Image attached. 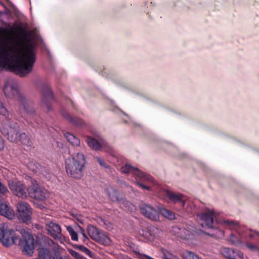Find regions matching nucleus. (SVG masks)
I'll return each instance as SVG.
<instances>
[{
  "instance_id": "3c124183",
  "label": "nucleus",
  "mask_w": 259,
  "mask_h": 259,
  "mask_svg": "<svg viewBox=\"0 0 259 259\" xmlns=\"http://www.w3.org/2000/svg\"><path fill=\"white\" fill-rule=\"evenodd\" d=\"M0 5L2 6L3 7H4V8L6 10H7V7H6V6L3 4L2 2H0Z\"/></svg>"
},
{
  "instance_id": "4d7b16f0",
  "label": "nucleus",
  "mask_w": 259,
  "mask_h": 259,
  "mask_svg": "<svg viewBox=\"0 0 259 259\" xmlns=\"http://www.w3.org/2000/svg\"><path fill=\"white\" fill-rule=\"evenodd\" d=\"M32 170L34 171L35 172H38L37 170H36V169L34 170V169H32Z\"/></svg>"
},
{
  "instance_id": "a211bd4d",
  "label": "nucleus",
  "mask_w": 259,
  "mask_h": 259,
  "mask_svg": "<svg viewBox=\"0 0 259 259\" xmlns=\"http://www.w3.org/2000/svg\"><path fill=\"white\" fill-rule=\"evenodd\" d=\"M47 230L49 234L55 239H59L61 236V228L55 223L51 222L47 225Z\"/></svg>"
},
{
  "instance_id": "0eeeda50",
  "label": "nucleus",
  "mask_w": 259,
  "mask_h": 259,
  "mask_svg": "<svg viewBox=\"0 0 259 259\" xmlns=\"http://www.w3.org/2000/svg\"><path fill=\"white\" fill-rule=\"evenodd\" d=\"M20 232L24 240L23 243V252L29 256L32 255L35 248L34 239L27 228H22Z\"/></svg>"
},
{
  "instance_id": "c9c22d12",
  "label": "nucleus",
  "mask_w": 259,
  "mask_h": 259,
  "mask_svg": "<svg viewBox=\"0 0 259 259\" xmlns=\"http://www.w3.org/2000/svg\"><path fill=\"white\" fill-rule=\"evenodd\" d=\"M73 162H83L84 161V156L83 154L78 153L73 157Z\"/></svg>"
},
{
  "instance_id": "2eb2a0df",
  "label": "nucleus",
  "mask_w": 259,
  "mask_h": 259,
  "mask_svg": "<svg viewBox=\"0 0 259 259\" xmlns=\"http://www.w3.org/2000/svg\"><path fill=\"white\" fill-rule=\"evenodd\" d=\"M160 233V231L156 227L150 226L145 230H142L140 232L145 239L147 241H153L155 238H157Z\"/></svg>"
},
{
  "instance_id": "4be33fe9",
  "label": "nucleus",
  "mask_w": 259,
  "mask_h": 259,
  "mask_svg": "<svg viewBox=\"0 0 259 259\" xmlns=\"http://www.w3.org/2000/svg\"><path fill=\"white\" fill-rule=\"evenodd\" d=\"M86 142L89 146L96 150H99L107 146V143L105 141H102L101 143L90 137L87 138Z\"/></svg>"
},
{
  "instance_id": "ea45409f",
  "label": "nucleus",
  "mask_w": 259,
  "mask_h": 259,
  "mask_svg": "<svg viewBox=\"0 0 259 259\" xmlns=\"http://www.w3.org/2000/svg\"><path fill=\"white\" fill-rule=\"evenodd\" d=\"M103 227L108 230H110L113 228L112 224H111L107 220H105V224L104 225Z\"/></svg>"
},
{
  "instance_id": "603ef678",
  "label": "nucleus",
  "mask_w": 259,
  "mask_h": 259,
  "mask_svg": "<svg viewBox=\"0 0 259 259\" xmlns=\"http://www.w3.org/2000/svg\"><path fill=\"white\" fill-rule=\"evenodd\" d=\"M168 259H179V258L177 255H174L172 257Z\"/></svg>"
},
{
  "instance_id": "864d4df0",
  "label": "nucleus",
  "mask_w": 259,
  "mask_h": 259,
  "mask_svg": "<svg viewBox=\"0 0 259 259\" xmlns=\"http://www.w3.org/2000/svg\"><path fill=\"white\" fill-rule=\"evenodd\" d=\"M145 257L147 258V259H154L151 257H150V256L149 255H145Z\"/></svg>"
},
{
  "instance_id": "bb28decb",
  "label": "nucleus",
  "mask_w": 259,
  "mask_h": 259,
  "mask_svg": "<svg viewBox=\"0 0 259 259\" xmlns=\"http://www.w3.org/2000/svg\"><path fill=\"white\" fill-rule=\"evenodd\" d=\"M65 136L68 141L73 146H78L80 144L79 140L73 135L66 133L65 134Z\"/></svg>"
},
{
  "instance_id": "412c9836",
  "label": "nucleus",
  "mask_w": 259,
  "mask_h": 259,
  "mask_svg": "<svg viewBox=\"0 0 259 259\" xmlns=\"http://www.w3.org/2000/svg\"><path fill=\"white\" fill-rule=\"evenodd\" d=\"M107 193L109 198L112 201L117 202L118 203L123 200V196L120 195L117 191L112 187H109L106 189Z\"/></svg>"
},
{
  "instance_id": "ddd939ff",
  "label": "nucleus",
  "mask_w": 259,
  "mask_h": 259,
  "mask_svg": "<svg viewBox=\"0 0 259 259\" xmlns=\"http://www.w3.org/2000/svg\"><path fill=\"white\" fill-rule=\"evenodd\" d=\"M213 212L210 210L205 212L197 213L196 219L202 228H212L213 225Z\"/></svg>"
},
{
  "instance_id": "c756f323",
  "label": "nucleus",
  "mask_w": 259,
  "mask_h": 259,
  "mask_svg": "<svg viewBox=\"0 0 259 259\" xmlns=\"http://www.w3.org/2000/svg\"><path fill=\"white\" fill-rule=\"evenodd\" d=\"M241 239L238 238L236 236H235L233 233L231 234L228 239L229 241L232 245H238L241 243Z\"/></svg>"
},
{
  "instance_id": "e433bc0d",
  "label": "nucleus",
  "mask_w": 259,
  "mask_h": 259,
  "mask_svg": "<svg viewBox=\"0 0 259 259\" xmlns=\"http://www.w3.org/2000/svg\"><path fill=\"white\" fill-rule=\"evenodd\" d=\"M130 250L133 252L135 254H140V249L138 247L133 243H130L129 244Z\"/></svg>"
},
{
  "instance_id": "f03ea898",
  "label": "nucleus",
  "mask_w": 259,
  "mask_h": 259,
  "mask_svg": "<svg viewBox=\"0 0 259 259\" xmlns=\"http://www.w3.org/2000/svg\"><path fill=\"white\" fill-rule=\"evenodd\" d=\"M0 115L6 117L0 123V131L11 142L20 143L24 146L32 147V142L28 135L20 132V126L17 123L8 118L9 112L3 102L0 101Z\"/></svg>"
},
{
  "instance_id": "58836bf2",
  "label": "nucleus",
  "mask_w": 259,
  "mask_h": 259,
  "mask_svg": "<svg viewBox=\"0 0 259 259\" xmlns=\"http://www.w3.org/2000/svg\"><path fill=\"white\" fill-rule=\"evenodd\" d=\"M8 192V190L7 188L0 182V193L1 194H5Z\"/></svg>"
},
{
  "instance_id": "f3484780",
  "label": "nucleus",
  "mask_w": 259,
  "mask_h": 259,
  "mask_svg": "<svg viewBox=\"0 0 259 259\" xmlns=\"http://www.w3.org/2000/svg\"><path fill=\"white\" fill-rule=\"evenodd\" d=\"M222 254L228 259H243V253L238 250L224 247L221 250Z\"/></svg>"
},
{
  "instance_id": "aec40b11",
  "label": "nucleus",
  "mask_w": 259,
  "mask_h": 259,
  "mask_svg": "<svg viewBox=\"0 0 259 259\" xmlns=\"http://www.w3.org/2000/svg\"><path fill=\"white\" fill-rule=\"evenodd\" d=\"M0 214L12 220L15 218V212L13 209L7 205L0 201Z\"/></svg>"
},
{
  "instance_id": "a18cd8bd",
  "label": "nucleus",
  "mask_w": 259,
  "mask_h": 259,
  "mask_svg": "<svg viewBox=\"0 0 259 259\" xmlns=\"http://www.w3.org/2000/svg\"><path fill=\"white\" fill-rule=\"evenodd\" d=\"M101 166L104 167L106 169H108L110 168L109 165L108 164V163H99Z\"/></svg>"
},
{
  "instance_id": "de8ad7c7",
  "label": "nucleus",
  "mask_w": 259,
  "mask_h": 259,
  "mask_svg": "<svg viewBox=\"0 0 259 259\" xmlns=\"http://www.w3.org/2000/svg\"><path fill=\"white\" fill-rule=\"evenodd\" d=\"M203 232L205 233V232L204 231H203ZM205 233L206 234H207L208 235H209V236H212V237H215L217 236V234H215L214 233Z\"/></svg>"
},
{
  "instance_id": "13d9d810",
  "label": "nucleus",
  "mask_w": 259,
  "mask_h": 259,
  "mask_svg": "<svg viewBox=\"0 0 259 259\" xmlns=\"http://www.w3.org/2000/svg\"><path fill=\"white\" fill-rule=\"evenodd\" d=\"M21 156H23V157H25L26 156L25 154H23V153L22 154Z\"/></svg>"
},
{
  "instance_id": "f704fd0d",
  "label": "nucleus",
  "mask_w": 259,
  "mask_h": 259,
  "mask_svg": "<svg viewBox=\"0 0 259 259\" xmlns=\"http://www.w3.org/2000/svg\"><path fill=\"white\" fill-rule=\"evenodd\" d=\"M161 252L163 259H168L172 257L174 255V254H173L171 251L165 249H162Z\"/></svg>"
},
{
  "instance_id": "79ce46f5",
  "label": "nucleus",
  "mask_w": 259,
  "mask_h": 259,
  "mask_svg": "<svg viewBox=\"0 0 259 259\" xmlns=\"http://www.w3.org/2000/svg\"><path fill=\"white\" fill-rule=\"evenodd\" d=\"M5 147V140L2 138L1 136H0V151L3 150Z\"/></svg>"
},
{
  "instance_id": "6ab92c4d",
  "label": "nucleus",
  "mask_w": 259,
  "mask_h": 259,
  "mask_svg": "<svg viewBox=\"0 0 259 259\" xmlns=\"http://www.w3.org/2000/svg\"><path fill=\"white\" fill-rule=\"evenodd\" d=\"M165 194L174 203H180L182 207H184L185 201L184 200V195L183 194L176 193L168 190L165 191Z\"/></svg>"
},
{
  "instance_id": "473e14b6",
  "label": "nucleus",
  "mask_w": 259,
  "mask_h": 259,
  "mask_svg": "<svg viewBox=\"0 0 259 259\" xmlns=\"http://www.w3.org/2000/svg\"><path fill=\"white\" fill-rule=\"evenodd\" d=\"M78 248L81 250L82 252H84L87 255H88L90 257H93L94 256V253L90 250L89 248L84 246L83 245H79L78 247Z\"/></svg>"
},
{
  "instance_id": "5701e85b",
  "label": "nucleus",
  "mask_w": 259,
  "mask_h": 259,
  "mask_svg": "<svg viewBox=\"0 0 259 259\" xmlns=\"http://www.w3.org/2000/svg\"><path fill=\"white\" fill-rule=\"evenodd\" d=\"M172 232L178 237L183 239H189L190 238V232L184 228L175 226L172 228Z\"/></svg>"
},
{
  "instance_id": "9b49d317",
  "label": "nucleus",
  "mask_w": 259,
  "mask_h": 259,
  "mask_svg": "<svg viewBox=\"0 0 259 259\" xmlns=\"http://www.w3.org/2000/svg\"><path fill=\"white\" fill-rule=\"evenodd\" d=\"M17 210L19 212L18 219L23 223L30 222L31 219L32 211L30 205L26 202L20 201L17 205Z\"/></svg>"
},
{
  "instance_id": "8fccbe9b",
  "label": "nucleus",
  "mask_w": 259,
  "mask_h": 259,
  "mask_svg": "<svg viewBox=\"0 0 259 259\" xmlns=\"http://www.w3.org/2000/svg\"><path fill=\"white\" fill-rule=\"evenodd\" d=\"M77 259H88L81 254H79Z\"/></svg>"
},
{
  "instance_id": "052dcab7",
  "label": "nucleus",
  "mask_w": 259,
  "mask_h": 259,
  "mask_svg": "<svg viewBox=\"0 0 259 259\" xmlns=\"http://www.w3.org/2000/svg\"><path fill=\"white\" fill-rule=\"evenodd\" d=\"M19 160H23V159H22V158H20V159H19Z\"/></svg>"
},
{
  "instance_id": "dca6fc26",
  "label": "nucleus",
  "mask_w": 259,
  "mask_h": 259,
  "mask_svg": "<svg viewBox=\"0 0 259 259\" xmlns=\"http://www.w3.org/2000/svg\"><path fill=\"white\" fill-rule=\"evenodd\" d=\"M9 186L11 190L18 197L25 198L27 197L25 186L21 182H9Z\"/></svg>"
},
{
  "instance_id": "4468645a",
  "label": "nucleus",
  "mask_w": 259,
  "mask_h": 259,
  "mask_svg": "<svg viewBox=\"0 0 259 259\" xmlns=\"http://www.w3.org/2000/svg\"><path fill=\"white\" fill-rule=\"evenodd\" d=\"M141 213L145 217L152 221H156L158 219V212L153 206L146 204L141 203L140 205Z\"/></svg>"
},
{
  "instance_id": "a878e982",
  "label": "nucleus",
  "mask_w": 259,
  "mask_h": 259,
  "mask_svg": "<svg viewBox=\"0 0 259 259\" xmlns=\"http://www.w3.org/2000/svg\"><path fill=\"white\" fill-rule=\"evenodd\" d=\"M51 254L49 249L42 247L40 249L38 252V257L37 259H51Z\"/></svg>"
},
{
  "instance_id": "7c9ffc66",
  "label": "nucleus",
  "mask_w": 259,
  "mask_h": 259,
  "mask_svg": "<svg viewBox=\"0 0 259 259\" xmlns=\"http://www.w3.org/2000/svg\"><path fill=\"white\" fill-rule=\"evenodd\" d=\"M184 259H201L198 255L190 251H186L183 253Z\"/></svg>"
},
{
  "instance_id": "c85d7f7f",
  "label": "nucleus",
  "mask_w": 259,
  "mask_h": 259,
  "mask_svg": "<svg viewBox=\"0 0 259 259\" xmlns=\"http://www.w3.org/2000/svg\"><path fill=\"white\" fill-rule=\"evenodd\" d=\"M45 243L46 246L51 247L54 252H56L58 251L59 246L58 244L55 243L52 239L47 238L45 239Z\"/></svg>"
},
{
  "instance_id": "72a5a7b5",
  "label": "nucleus",
  "mask_w": 259,
  "mask_h": 259,
  "mask_svg": "<svg viewBox=\"0 0 259 259\" xmlns=\"http://www.w3.org/2000/svg\"><path fill=\"white\" fill-rule=\"evenodd\" d=\"M119 204H122L123 206L128 210H132L134 209V205L127 200H126L123 196V200Z\"/></svg>"
},
{
  "instance_id": "1a4fd4ad",
  "label": "nucleus",
  "mask_w": 259,
  "mask_h": 259,
  "mask_svg": "<svg viewBox=\"0 0 259 259\" xmlns=\"http://www.w3.org/2000/svg\"><path fill=\"white\" fill-rule=\"evenodd\" d=\"M37 88L41 91L42 94L41 106L46 107L48 110H50L51 109L50 104L54 100V96L49 85L46 83H41Z\"/></svg>"
},
{
  "instance_id": "6e6d98bb",
  "label": "nucleus",
  "mask_w": 259,
  "mask_h": 259,
  "mask_svg": "<svg viewBox=\"0 0 259 259\" xmlns=\"http://www.w3.org/2000/svg\"><path fill=\"white\" fill-rule=\"evenodd\" d=\"M10 31L11 32H12L13 31V28H11L10 29Z\"/></svg>"
},
{
  "instance_id": "20e7f679",
  "label": "nucleus",
  "mask_w": 259,
  "mask_h": 259,
  "mask_svg": "<svg viewBox=\"0 0 259 259\" xmlns=\"http://www.w3.org/2000/svg\"><path fill=\"white\" fill-rule=\"evenodd\" d=\"M121 172L124 174H132L135 178L136 184L144 190H150V188L143 184V182L154 183V179L151 176L140 170L128 163H126L124 166L121 167Z\"/></svg>"
},
{
  "instance_id": "09e8293b",
  "label": "nucleus",
  "mask_w": 259,
  "mask_h": 259,
  "mask_svg": "<svg viewBox=\"0 0 259 259\" xmlns=\"http://www.w3.org/2000/svg\"><path fill=\"white\" fill-rule=\"evenodd\" d=\"M28 163V166H29V167H31V166H32V165H35V163H32V162H31V163ZM36 164L37 165H39V163H36Z\"/></svg>"
},
{
  "instance_id": "423d86ee",
  "label": "nucleus",
  "mask_w": 259,
  "mask_h": 259,
  "mask_svg": "<svg viewBox=\"0 0 259 259\" xmlns=\"http://www.w3.org/2000/svg\"><path fill=\"white\" fill-rule=\"evenodd\" d=\"M0 241L3 245L9 247L14 244H19L21 240L15 231L0 228Z\"/></svg>"
},
{
  "instance_id": "49530a36",
  "label": "nucleus",
  "mask_w": 259,
  "mask_h": 259,
  "mask_svg": "<svg viewBox=\"0 0 259 259\" xmlns=\"http://www.w3.org/2000/svg\"><path fill=\"white\" fill-rule=\"evenodd\" d=\"M214 231L216 232L217 234H218V235L219 236H223L224 235V232L221 231V230L215 229Z\"/></svg>"
},
{
  "instance_id": "37998d69",
  "label": "nucleus",
  "mask_w": 259,
  "mask_h": 259,
  "mask_svg": "<svg viewBox=\"0 0 259 259\" xmlns=\"http://www.w3.org/2000/svg\"><path fill=\"white\" fill-rule=\"evenodd\" d=\"M105 220H106L102 218H99L98 219L97 222L100 226L103 227L104 225L105 224Z\"/></svg>"
},
{
  "instance_id": "4c0bfd02",
  "label": "nucleus",
  "mask_w": 259,
  "mask_h": 259,
  "mask_svg": "<svg viewBox=\"0 0 259 259\" xmlns=\"http://www.w3.org/2000/svg\"><path fill=\"white\" fill-rule=\"evenodd\" d=\"M246 246L251 250L255 251L258 250L259 251V247H257L256 245L252 244L249 242L246 243Z\"/></svg>"
},
{
  "instance_id": "b1692460",
  "label": "nucleus",
  "mask_w": 259,
  "mask_h": 259,
  "mask_svg": "<svg viewBox=\"0 0 259 259\" xmlns=\"http://www.w3.org/2000/svg\"><path fill=\"white\" fill-rule=\"evenodd\" d=\"M61 114L69 121L76 126H82L84 122L80 119L72 117L66 111L61 110Z\"/></svg>"
},
{
  "instance_id": "9d476101",
  "label": "nucleus",
  "mask_w": 259,
  "mask_h": 259,
  "mask_svg": "<svg viewBox=\"0 0 259 259\" xmlns=\"http://www.w3.org/2000/svg\"><path fill=\"white\" fill-rule=\"evenodd\" d=\"M27 190L29 196L37 200H45L49 196L48 191L36 183H33Z\"/></svg>"
},
{
  "instance_id": "5fc2aeb1",
  "label": "nucleus",
  "mask_w": 259,
  "mask_h": 259,
  "mask_svg": "<svg viewBox=\"0 0 259 259\" xmlns=\"http://www.w3.org/2000/svg\"><path fill=\"white\" fill-rule=\"evenodd\" d=\"M98 161L99 162H102V160L101 159H100V158H98Z\"/></svg>"
},
{
  "instance_id": "c03bdc74",
  "label": "nucleus",
  "mask_w": 259,
  "mask_h": 259,
  "mask_svg": "<svg viewBox=\"0 0 259 259\" xmlns=\"http://www.w3.org/2000/svg\"><path fill=\"white\" fill-rule=\"evenodd\" d=\"M79 228L81 231V233L83 237V240L84 241L85 239H87L88 238V236H87V234H85L84 229L82 228H81V227H79Z\"/></svg>"
},
{
  "instance_id": "6e6552de",
  "label": "nucleus",
  "mask_w": 259,
  "mask_h": 259,
  "mask_svg": "<svg viewBox=\"0 0 259 259\" xmlns=\"http://www.w3.org/2000/svg\"><path fill=\"white\" fill-rule=\"evenodd\" d=\"M88 233L90 237L94 241L104 245L109 244L110 239L104 231L93 225H89Z\"/></svg>"
},
{
  "instance_id": "7ed1b4c3",
  "label": "nucleus",
  "mask_w": 259,
  "mask_h": 259,
  "mask_svg": "<svg viewBox=\"0 0 259 259\" xmlns=\"http://www.w3.org/2000/svg\"><path fill=\"white\" fill-rule=\"evenodd\" d=\"M4 92L7 97L14 98L20 102L22 108L27 114L26 118L29 122L34 126L38 127L41 119L35 113L33 102L19 93L17 83L12 81H7L4 88Z\"/></svg>"
},
{
  "instance_id": "cd10ccee",
  "label": "nucleus",
  "mask_w": 259,
  "mask_h": 259,
  "mask_svg": "<svg viewBox=\"0 0 259 259\" xmlns=\"http://www.w3.org/2000/svg\"><path fill=\"white\" fill-rule=\"evenodd\" d=\"M159 212L164 218H167L169 220H174L175 218V215L174 213L168 210L164 207L159 208Z\"/></svg>"
},
{
  "instance_id": "f257e3e1",
  "label": "nucleus",
  "mask_w": 259,
  "mask_h": 259,
  "mask_svg": "<svg viewBox=\"0 0 259 259\" xmlns=\"http://www.w3.org/2000/svg\"><path fill=\"white\" fill-rule=\"evenodd\" d=\"M8 30L0 27V70L6 69L21 76L29 74L35 62L33 46L28 41L30 35L22 29L16 38L8 37Z\"/></svg>"
},
{
  "instance_id": "2f4dec72",
  "label": "nucleus",
  "mask_w": 259,
  "mask_h": 259,
  "mask_svg": "<svg viewBox=\"0 0 259 259\" xmlns=\"http://www.w3.org/2000/svg\"><path fill=\"white\" fill-rule=\"evenodd\" d=\"M67 230L69 232V233L71 236V239L73 241H76L78 240V235L72 227H71V226L67 227Z\"/></svg>"
},
{
  "instance_id": "bf43d9fd",
  "label": "nucleus",
  "mask_w": 259,
  "mask_h": 259,
  "mask_svg": "<svg viewBox=\"0 0 259 259\" xmlns=\"http://www.w3.org/2000/svg\"><path fill=\"white\" fill-rule=\"evenodd\" d=\"M3 14V12H0V14Z\"/></svg>"
},
{
  "instance_id": "f8f14e48",
  "label": "nucleus",
  "mask_w": 259,
  "mask_h": 259,
  "mask_svg": "<svg viewBox=\"0 0 259 259\" xmlns=\"http://www.w3.org/2000/svg\"><path fill=\"white\" fill-rule=\"evenodd\" d=\"M66 170L69 176L80 179L83 176L84 163H66Z\"/></svg>"
},
{
  "instance_id": "a19ab883",
  "label": "nucleus",
  "mask_w": 259,
  "mask_h": 259,
  "mask_svg": "<svg viewBox=\"0 0 259 259\" xmlns=\"http://www.w3.org/2000/svg\"><path fill=\"white\" fill-rule=\"evenodd\" d=\"M69 252L71 255L76 259L78 258V256L80 254L78 252L73 250H71Z\"/></svg>"
},
{
  "instance_id": "393cba45",
  "label": "nucleus",
  "mask_w": 259,
  "mask_h": 259,
  "mask_svg": "<svg viewBox=\"0 0 259 259\" xmlns=\"http://www.w3.org/2000/svg\"><path fill=\"white\" fill-rule=\"evenodd\" d=\"M184 209H185L186 211H187L188 213H191L192 214H195L197 216V213H199V211L198 210V208L196 206V205L193 202L191 201L185 202V205L184 207H182Z\"/></svg>"
},
{
  "instance_id": "39448f33",
  "label": "nucleus",
  "mask_w": 259,
  "mask_h": 259,
  "mask_svg": "<svg viewBox=\"0 0 259 259\" xmlns=\"http://www.w3.org/2000/svg\"><path fill=\"white\" fill-rule=\"evenodd\" d=\"M224 223L227 226L230 227L231 229H236L239 237L242 240L248 239H254L255 236H257L259 238V232L253 231L244 226H239L238 224L236 222L232 221L224 220Z\"/></svg>"
}]
</instances>
